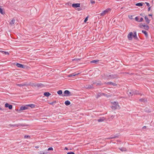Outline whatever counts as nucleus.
<instances>
[{
    "label": "nucleus",
    "mask_w": 154,
    "mask_h": 154,
    "mask_svg": "<svg viewBox=\"0 0 154 154\" xmlns=\"http://www.w3.org/2000/svg\"><path fill=\"white\" fill-rule=\"evenodd\" d=\"M31 85L32 87H37L38 88H42L45 86V85L42 83H31Z\"/></svg>",
    "instance_id": "obj_1"
},
{
    "label": "nucleus",
    "mask_w": 154,
    "mask_h": 154,
    "mask_svg": "<svg viewBox=\"0 0 154 154\" xmlns=\"http://www.w3.org/2000/svg\"><path fill=\"white\" fill-rule=\"evenodd\" d=\"M113 105L111 107L112 109L113 110L119 109V106L118 103L116 102L112 103Z\"/></svg>",
    "instance_id": "obj_2"
},
{
    "label": "nucleus",
    "mask_w": 154,
    "mask_h": 154,
    "mask_svg": "<svg viewBox=\"0 0 154 154\" xmlns=\"http://www.w3.org/2000/svg\"><path fill=\"white\" fill-rule=\"evenodd\" d=\"M71 93V92L68 90H66L64 92V95L63 96H70L72 95Z\"/></svg>",
    "instance_id": "obj_3"
},
{
    "label": "nucleus",
    "mask_w": 154,
    "mask_h": 154,
    "mask_svg": "<svg viewBox=\"0 0 154 154\" xmlns=\"http://www.w3.org/2000/svg\"><path fill=\"white\" fill-rule=\"evenodd\" d=\"M110 10V9H107L104 11H103L100 14L101 16H103L105 15L107 12H108V11Z\"/></svg>",
    "instance_id": "obj_4"
},
{
    "label": "nucleus",
    "mask_w": 154,
    "mask_h": 154,
    "mask_svg": "<svg viewBox=\"0 0 154 154\" xmlns=\"http://www.w3.org/2000/svg\"><path fill=\"white\" fill-rule=\"evenodd\" d=\"M127 93L129 97L132 96L134 95L133 90H128Z\"/></svg>",
    "instance_id": "obj_5"
},
{
    "label": "nucleus",
    "mask_w": 154,
    "mask_h": 154,
    "mask_svg": "<svg viewBox=\"0 0 154 154\" xmlns=\"http://www.w3.org/2000/svg\"><path fill=\"white\" fill-rule=\"evenodd\" d=\"M9 126H10V127L11 126H13V127H18L19 126H25L24 125H23L22 124H16L14 125H12V124H10L9 125Z\"/></svg>",
    "instance_id": "obj_6"
},
{
    "label": "nucleus",
    "mask_w": 154,
    "mask_h": 154,
    "mask_svg": "<svg viewBox=\"0 0 154 154\" xmlns=\"http://www.w3.org/2000/svg\"><path fill=\"white\" fill-rule=\"evenodd\" d=\"M133 37V33L132 32H130L129 33L128 35V38L129 40H131L132 37Z\"/></svg>",
    "instance_id": "obj_7"
},
{
    "label": "nucleus",
    "mask_w": 154,
    "mask_h": 154,
    "mask_svg": "<svg viewBox=\"0 0 154 154\" xmlns=\"http://www.w3.org/2000/svg\"><path fill=\"white\" fill-rule=\"evenodd\" d=\"M5 107L6 108L8 107L10 109H11L12 108L13 106L8 103H6L5 104Z\"/></svg>",
    "instance_id": "obj_8"
},
{
    "label": "nucleus",
    "mask_w": 154,
    "mask_h": 154,
    "mask_svg": "<svg viewBox=\"0 0 154 154\" xmlns=\"http://www.w3.org/2000/svg\"><path fill=\"white\" fill-rule=\"evenodd\" d=\"M28 108L27 106V105H26L25 106H21L20 109V110H23L28 109Z\"/></svg>",
    "instance_id": "obj_9"
},
{
    "label": "nucleus",
    "mask_w": 154,
    "mask_h": 154,
    "mask_svg": "<svg viewBox=\"0 0 154 154\" xmlns=\"http://www.w3.org/2000/svg\"><path fill=\"white\" fill-rule=\"evenodd\" d=\"M72 6L74 8H78L80 7L79 3H74L72 5Z\"/></svg>",
    "instance_id": "obj_10"
},
{
    "label": "nucleus",
    "mask_w": 154,
    "mask_h": 154,
    "mask_svg": "<svg viewBox=\"0 0 154 154\" xmlns=\"http://www.w3.org/2000/svg\"><path fill=\"white\" fill-rule=\"evenodd\" d=\"M16 65L17 67L21 68H24L25 67L24 65L19 63H17Z\"/></svg>",
    "instance_id": "obj_11"
},
{
    "label": "nucleus",
    "mask_w": 154,
    "mask_h": 154,
    "mask_svg": "<svg viewBox=\"0 0 154 154\" xmlns=\"http://www.w3.org/2000/svg\"><path fill=\"white\" fill-rule=\"evenodd\" d=\"M93 85L95 84L96 85H102L103 84L101 83V82H93Z\"/></svg>",
    "instance_id": "obj_12"
},
{
    "label": "nucleus",
    "mask_w": 154,
    "mask_h": 154,
    "mask_svg": "<svg viewBox=\"0 0 154 154\" xmlns=\"http://www.w3.org/2000/svg\"><path fill=\"white\" fill-rule=\"evenodd\" d=\"M133 37L135 39H138V38L137 36L136 32V31L134 32V35H133Z\"/></svg>",
    "instance_id": "obj_13"
},
{
    "label": "nucleus",
    "mask_w": 154,
    "mask_h": 154,
    "mask_svg": "<svg viewBox=\"0 0 154 154\" xmlns=\"http://www.w3.org/2000/svg\"><path fill=\"white\" fill-rule=\"evenodd\" d=\"M118 137V134H116L115 135H112L110 136V137L109 138V139H111L114 138H117Z\"/></svg>",
    "instance_id": "obj_14"
},
{
    "label": "nucleus",
    "mask_w": 154,
    "mask_h": 154,
    "mask_svg": "<svg viewBox=\"0 0 154 154\" xmlns=\"http://www.w3.org/2000/svg\"><path fill=\"white\" fill-rule=\"evenodd\" d=\"M144 3L143 2H139L136 4L135 5L136 6L141 7L143 5V4H144Z\"/></svg>",
    "instance_id": "obj_15"
},
{
    "label": "nucleus",
    "mask_w": 154,
    "mask_h": 154,
    "mask_svg": "<svg viewBox=\"0 0 154 154\" xmlns=\"http://www.w3.org/2000/svg\"><path fill=\"white\" fill-rule=\"evenodd\" d=\"M104 95V93H99L98 94H97L96 96V98H97L100 97H101L102 95Z\"/></svg>",
    "instance_id": "obj_16"
},
{
    "label": "nucleus",
    "mask_w": 154,
    "mask_h": 154,
    "mask_svg": "<svg viewBox=\"0 0 154 154\" xmlns=\"http://www.w3.org/2000/svg\"><path fill=\"white\" fill-rule=\"evenodd\" d=\"M44 95L47 97H48L51 95V94L48 92H45L44 94Z\"/></svg>",
    "instance_id": "obj_17"
},
{
    "label": "nucleus",
    "mask_w": 154,
    "mask_h": 154,
    "mask_svg": "<svg viewBox=\"0 0 154 154\" xmlns=\"http://www.w3.org/2000/svg\"><path fill=\"white\" fill-rule=\"evenodd\" d=\"M99 61V60H93L91 61V63H97Z\"/></svg>",
    "instance_id": "obj_18"
},
{
    "label": "nucleus",
    "mask_w": 154,
    "mask_h": 154,
    "mask_svg": "<svg viewBox=\"0 0 154 154\" xmlns=\"http://www.w3.org/2000/svg\"><path fill=\"white\" fill-rule=\"evenodd\" d=\"M119 149L122 151L124 152V151H126L127 150V149L126 148L124 147H120L119 148Z\"/></svg>",
    "instance_id": "obj_19"
},
{
    "label": "nucleus",
    "mask_w": 154,
    "mask_h": 154,
    "mask_svg": "<svg viewBox=\"0 0 154 154\" xmlns=\"http://www.w3.org/2000/svg\"><path fill=\"white\" fill-rule=\"evenodd\" d=\"M105 118L104 117H102L97 119V121L99 122H102L105 120Z\"/></svg>",
    "instance_id": "obj_20"
},
{
    "label": "nucleus",
    "mask_w": 154,
    "mask_h": 154,
    "mask_svg": "<svg viewBox=\"0 0 154 154\" xmlns=\"http://www.w3.org/2000/svg\"><path fill=\"white\" fill-rule=\"evenodd\" d=\"M145 19L146 21V22L147 24H149L150 22V20L146 16L145 17Z\"/></svg>",
    "instance_id": "obj_21"
},
{
    "label": "nucleus",
    "mask_w": 154,
    "mask_h": 154,
    "mask_svg": "<svg viewBox=\"0 0 154 154\" xmlns=\"http://www.w3.org/2000/svg\"><path fill=\"white\" fill-rule=\"evenodd\" d=\"M28 108L29 107H30L31 108H34L35 107V105L33 104H30L27 105Z\"/></svg>",
    "instance_id": "obj_22"
},
{
    "label": "nucleus",
    "mask_w": 154,
    "mask_h": 154,
    "mask_svg": "<svg viewBox=\"0 0 154 154\" xmlns=\"http://www.w3.org/2000/svg\"><path fill=\"white\" fill-rule=\"evenodd\" d=\"M142 32L144 34L145 36L146 37H148V33L146 31L143 30H142Z\"/></svg>",
    "instance_id": "obj_23"
},
{
    "label": "nucleus",
    "mask_w": 154,
    "mask_h": 154,
    "mask_svg": "<svg viewBox=\"0 0 154 154\" xmlns=\"http://www.w3.org/2000/svg\"><path fill=\"white\" fill-rule=\"evenodd\" d=\"M139 101L140 102L145 103L147 102V100L141 98L139 99Z\"/></svg>",
    "instance_id": "obj_24"
},
{
    "label": "nucleus",
    "mask_w": 154,
    "mask_h": 154,
    "mask_svg": "<svg viewBox=\"0 0 154 154\" xmlns=\"http://www.w3.org/2000/svg\"><path fill=\"white\" fill-rule=\"evenodd\" d=\"M64 103H65V104L66 106H68V105H69L71 103L70 102L69 100H66V101H65Z\"/></svg>",
    "instance_id": "obj_25"
},
{
    "label": "nucleus",
    "mask_w": 154,
    "mask_h": 154,
    "mask_svg": "<svg viewBox=\"0 0 154 154\" xmlns=\"http://www.w3.org/2000/svg\"><path fill=\"white\" fill-rule=\"evenodd\" d=\"M15 22V20L14 19H13L10 22V24L12 25L13 24H14Z\"/></svg>",
    "instance_id": "obj_26"
},
{
    "label": "nucleus",
    "mask_w": 154,
    "mask_h": 154,
    "mask_svg": "<svg viewBox=\"0 0 154 154\" xmlns=\"http://www.w3.org/2000/svg\"><path fill=\"white\" fill-rule=\"evenodd\" d=\"M133 94L134 95H137V94H140L138 92V91H135L133 90Z\"/></svg>",
    "instance_id": "obj_27"
},
{
    "label": "nucleus",
    "mask_w": 154,
    "mask_h": 154,
    "mask_svg": "<svg viewBox=\"0 0 154 154\" xmlns=\"http://www.w3.org/2000/svg\"><path fill=\"white\" fill-rule=\"evenodd\" d=\"M144 28L146 30H148L149 28L148 26L147 25H145L144 27Z\"/></svg>",
    "instance_id": "obj_28"
},
{
    "label": "nucleus",
    "mask_w": 154,
    "mask_h": 154,
    "mask_svg": "<svg viewBox=\"0 0 154 154\" xmlns=\"http://www.w3.org/2000/svg\"><path fill=\"white\" fill-rule=\"evenodd\" d=\"M87 88H93V85H88V86L87 85Z\"/></svg>",
    "instance_id": "obj_29"
},
{
    "label": "nucleus",
    "mask_w": 154,
    "mask_h": 154,
    "mask_svg": "<svg viewBox=\"0 0 154 154\" xmlns=\"http://www.w3.org/2000/svg\"><path fill=\"white\" fill-rule=\"evenodd\" d=\"M57 93L59 95H61L62 94V90H60L57 91Z\"/></svg>",
    "instance_id": "obj_30"
},
{
    "label": "nucleus",
    "mask_w": 154,
    "mask_h": 154,
    "mask_svg": "<svg viewBox=\"0 0 154 154\" xmlns=\"http://www.w3.org/2000/svg\"><path fill=\"white\" fill-rule=\"evenodd\" d=\"M18 86L20 87H22L24 86H25L26 85V84H18L17 85Z\"/></svg>",
    "instance_id": "obj_31"
},
{
    "label": "nucleus",
    "mask_w": 154,
    "mask_h": 154,
    "mask_svg": "<svg viewBox=\"0 0 154 154\" xmlns=\"http://www.w3.org/2000/svg\"><path fill=\"white\" fill-rule=\"evenodd\" d=\"M105 84L106 85H112V82H105Z\"/></svg>",
    "instance_id": "obj_32"
},
{
    "label": "nucleus",
    "mask_w": 154,
    "mask_h": 154,
    "mask_svg": "<svg viewBox=\"0 0 154 154\" xmlns=\"http://www.w3.org/2000/svg\"><path fill=\"white\" fill-rule=\"evenodd\" d=\"M2 52L4 53L5 54L9 55V53L8 52L5 51H2Z\"/></svg>",
    "instance_id": "obj_33"
},
{
    "label": "nucleus",
    "mask_w": 154,
    "mask_h": 154,
    "mask_svg": "<svg viewBox=\"0 0 154 154\" xmlns=\"http://www.w3.org/2000/svg\"><path fill=\"white\" fill-rule=\"evenodd\" d=\"M56 103V101L55 100L53 102H51V103H49L50 104V105H53V104L54 103Z\"/></svg>",
    "instance_id": "obj_34"
},
{
    "label": "nucleus",
    "mask_w": 154,
    "mask_h": 154,
    "mask_svg": "<svg viewBox=\"0 0 154 154\" xmlns=\"http://www.w3.org/2000/svg\"><path fill=\"white\" fill-rule=\"evenodd\" d=\"M145 24H142V23L140 24L139 26V27L141 28H142L143 27H144L145 26Z\"/></svg>",
    "instance_id": "obj_35"
},
{
    "label": "nucleus",
    "mask_w": 154,
    "mask_h": 154,
    "mask_svg": "<svg viewBox=\"0 0 154 154\" xmlns=\"http://www.w3.org/2000/svg\"><path fill=\"white\" fill-rule=\"evenodd\" d=\"M24 138H30V136L29 135H25L24 136Z\"/></svg>",
    "instance_id": "obj_36"
},
{
    "label": "nucleus",
    "mask_w": 154,
    "mask_h": 154,
    "mask_svg": "<svg viewBox=\"0 0 154 154\" xmlns=\"http://www.w3.org/2000/svg\"><path fill=\"white\" fill-rule=\"evenodd\" d=\"M135 19L136 21H137L138 22V21H139V17H136L135 18Z\"/></svg>",
    "instance_id": "obj_37"
},
{
    "label": "nucleus",
    "mask_w": 154,
    "mask_h": 154,
    "mask_svg": "<svg viewBox=\"0 0 154 154\" xmlns=\"http://www.w3.org/2000/svg\"><path fill=\"white\" fill-rule=\"evenodd\" d=\"M88 16H87L85 19L84 22L86 23L88 20Z\"/></svg>",
    "instance_id": "obj_38"
},
{
    "label": "nucleus",
    "mask_w": 154,
    "mask_h": 154,
    "mask_svg": "<svg viewBox=\"0 0 154 154\" xmlns=\"http://www.w3.org/2000/svg\"><path fill=\"white\" fill-rule=\"evenodd\" d=\"M143 20V18L142 17H141L140 18V20L139 21H138V22H142Z\"/></svg>",
    "instance_id": "obj_39"
},
{
    "label": "nucleus",
    "mask_w": 154,
    "mask_h": 154,
    "mask_svg": "<svg viewBox=\"0 0 154 154\" xmlns=\"http://www.w3.org/2000/svg\"><path fill=\"white\" fill-rule=\"evenodd\" d=\"M90 1H91V3L92 4H94L95 3V1H93V0H90Z\"/></svg>",
    "instance_id": "obj_40"
},
{
    "label": "nucleus",
    "mask_w": 154,
    "mask_h": 154,
    "mask_svg": "<svg viewBox=\"0 0 154 154\" xmlns=\"http://www.w3.org/2000/svg\"><path fill=\"white\" fill-rule=\"evenodd\" d=\"M72 74H73V76H75L76 75L79 74V73H76V72H75V73H73Z\"/></svg>",
    "instance_id": "obj_41"
},
{
    "label": "nucleus",
    "mask_w": 154,
    "mask_h": 154,
    "mask_svg": "<svg viewBox=\"0 0 154 154\" xmlns=\"http://www.w3.org/2000/svg\"><path fill=\"white\" fill-rule=\"evenodd\" d=\"M48 150V151H49V150H53V148H52L51 147H50L49 148Z\"/></svg>",
    "instance_id": "obj_42"
},
{
    "label": "nucleus",
    "mask_w": 154,
    "mask_h": 154,
    "mask_svg": "<svg viewBox=\"0 0 154 154\" xmlns=\"http://www.w3.org/2000/svg\"><path fill=\"white\" fill-rule=\"evenodd\" d=\"M0 13L2 14H3V10L1 8H0Z\"/></svg>",
    "instance_id": "obj_43"
},
{
    "label": "nucleus",
    "mask_w": 154,
    "mask_h": 154,
    "mask_svg": "<svg viewBox=\"0 0 154 154\" xmlns=\"http://www.w3.org/2000/svg\"><path fill=\"white\" fill-rule=\"evenodd\" d=\"M67 154H75V153L73 152H68Z\"/></svg>",
    "instance_id": "obj_44"
},
{
    "label": "nucleus",
    "mask_w": 154,
    "mask_h": 154,
    "mask_svg": "<svg viewBox=\"0 0 154 154\" xmlns=\"http://www.w3.org/2000/svg\"><path fill=\"white\" fill-rule=\"evenodd\" d=\"M145 4L147 6H148V7L150 5H149V3L147 2H146Z\"/></svg>",
    "instance_id": "obj_45"
},
{
    "label": "nucleus",
    "mask_w": 154,
    "mask_h": 154,
    "mask_svg": "<svg viewBox=\"0 0 154 154\" xmlns=\"http://www.w3.org/2000/svg\"><path fill=\"white\" fill-rule=\"evenodd\" d=\"M112 85H113V86H116L117 85L115 83H113L112 82Z\"/></svg>",
    "instance_id": "obj_46"
},
{
    "label": "nucleus",
    "mask_w": 154,
    "mask_h": 154,
    "mask_svg": "<svg viewBox=\"0 0 154 154\" xmlns=\"http://www.w3.org/2000/svg\"><path fill=\"white\" fill-rule=\"evenodd\" d=\"M73 74H71L69 75V77H72L73 76Z\"/></svg>",
    "instance_id": "obj_47"
},
{
    "label": "nucleus",
    "mask_w": 154,
    "mask_h": 154,
    "mask_svg": "<svg viewBox=\"0 0 154 154\" xmlns=\"http://www.w3.org/2000/svg\"><path fill=\"white\" fill-rule=\"evenodd\" d=\"M150 7H149L148 9V11H150Z\"/></svg>",
    "instance_id": "obj_48"
},
{
    "label": "nucleus",
    "mask_w": 154,
    "mask_h": 154,
    "mask_svg": "<svg viewBox=\"0 0 154 154\" xmlns=\"http://www.w3.org/2000/svg\"><path fill=\"white\" fill-rule=\"evenodd\" d=\"M112 77V76L111 75H109L108 76V77Z\"/></svg>",
    "instance_id": "obj_49"
},
{
    "label": "nucleus",
    "mask_w": 154,
    "mask_h": 154,
    "mask_svg": "<svg viewBox=\"0 0 154 154\" xmlns=\"http://www.w3.org/2000/svg\"><path fill=\"white\" fill-rule=\"evenodd\" d=\"M146 126H144L143 127V128L144 129L146 128Z\"/></svg>",
    "instance_id": "obj_50"
},
{
    "label": "nucleus",
    "mask_w": 154,
    "mask_h": 154,
    "mask_svg": "<svg viewBox=\"0 0 154 154\" xmlns=\"http://www.w3.org/2000/svg\"><path fill=\"white\" fill-rule=\"evenodd\" d=\"M65 149H66V150H68V148H67V147H66L65 148Z\"/></svg>",
    "instance_id": "obj_51"
},
{
    "label": "nucleus",
    "mask_w": 154,
    "mask_h": 154,
    "mask_svg": "<svg viewBox=\"0 0 154 154\" xmlns=\"http://www.w3.org/2000/svg\"><path fill=\"white\" fill-rule=\"evenodd\" d=\"M35 148H38V146H35Z\"/></svg>",
    "instance_id": "obj_52"
},
{
    "label": "nucleus",
    "mask_w": 154,
    "mask_h": 154,
    "mask_svg": "<svg viewBox=\"0 0 154 154\" xmlns=\"http://www.w3.org/2000/svg\"><path fill=\"white\" fill-rule=\"evenodd\" d=\"M152 14H149V16H152Z\"/></svg>",
    "instance_id": "obj_53"
},
{
    "label": "nucleus",
    "mask_w": 154,
    "mask_h": 154,
    "mask_svg": "<svg viewBox=\"0 0 154 154\" xmlns=\"http://www.w3.org/2000/svg\"><path fill=\"white\" fill-rule=\"evenodd\" d=\"M81 10V9H80V8H78V11H80V10Z\"/></svg>",
    "instance_id": "obj_54"
},
{
    "label": "nucleus",
    "mask_w": 154,
    "mask_h": 154,
    "mask_svg": "<svg viewBox=\"0 0 154 154\" xmlns=\"http://www.w3.org/2000/svg\"><path fill=\"white\" fill-rule=\"evenodd\" d=\"M0 110H2V108L1 107H0Z\"/></svg>",
    "instance_id": "obj_55"
},
{
    "label": "nucleus",
    "mask_w": 154,
    "mask_h": 154,
    "mask_svg": "<svg viewBox=\"0 0 154 154\" xmlns=\"http://www.w3.org/2000/svg\"><path fill=\"white\" fill-rule=\"evenodd\" d=\"M70 5H71V3H70Z\"/></svg>",
    "instance_id": "obj_56"
},
{
    "label": "nucleus",
    "mask_w": 154,
    "mask_h": 154,
    "mask_svg": "<svg viewBox=\"0 0 154 154\" xmlns=\"http://www.w3.org/2000/svg\"><path fill=\"white\" fill-rule=\"evenodd\" d=\"M43 154H45V153L44 152L43 153Z\"/></svg>",
    "instance_id": "obj_57"
}]
</instances>
